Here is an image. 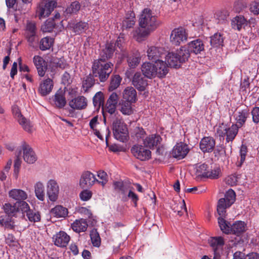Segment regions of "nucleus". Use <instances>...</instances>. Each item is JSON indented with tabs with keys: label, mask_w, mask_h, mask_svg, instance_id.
<instances>
[{
	"label": "nucleus",
	"mask_w": 259,
	"mask_h": 259,
	"mask_svg": "<svg viewBox=\"0 0 259 259\" xmlns=\"http://www.w3.org/2000/svg\"><path fill=\"white\" fill-rule=\"evenodd\" d=\"M139 24L140 26L145 29H140L138 35L142 37L148 36L159 25L156 17L153 15L152 12L148 9H145L140 15Z\"/></svg>",
	"instance_id": "f257e3e1"
},
{
	"label": "nucleus",
	"mask_w": 259,
	"mask_h": 259,
	"mask_svg": "<svg viewBox=\"0 0 259 259\" xmlns=\"http://www.w3.org/2000/svg\"><path fill=\"white\" fill-rule=\"evenodd\" d=\"M141 70L145 77L151 79L165 76L168 72V67L164 61H156L155 64L146 62L142 64Z\"/></svg>",
	"instance_id": "f03ea898"
},
{
	"label": "nucleus",
	"mask_w": 259,
	"mask_h": 259,
	"mask_svg": "<svg viewBox=\"0 0 259 259\" xmlns=\"http://www.w3.org/2000/svg\"><path fill=\"white\" fill-rule=\"evenodd\" d=\"M113 64L107 62L105 58H99L94 60L92 65V74L101 82L107 80L113 70Z\"/></svg>",
	"instance_id": "7ed1b4c3"
},
{
	"label": "nucleus",
	"mask_w": 259,
	"mask_h": 259,
	"mask_svg": "<svg viewBox=\"0 0 259 259\" xmlns=\"http://www.w3.org/2000/svg\"><path fill=\"white\" fill-rule=\"evenodd\" d=\"M112 131L116 139L120 142H125L128 138V132L126 125L120 115L114 114L112 117Z\"/></svg>",
	"instance_id": "20e7f679"
},
{
	"label": "nucleus",
	"mask_w": 259,
	"mask_h": 259,
	"mask_svg": "<svg viewBox=\"0 0 259 259\" xmlns=\"http://www.w3.org/2000/svg\"><path fill=\"white\" fill-rule=\"evenodd\" d=\"M239 128L237 125L233 124L231 126H228L227 124L222 123L220 124L217 128V134L221 137L226 136V141L227 142H232L236 137Z\"/></svg>",
	"instance_id": "39448f33"
},
{
	"label": "nucleus",
	"mask_w": 259,
	"mask_h": 259,
	"mask_svg": "<svg viewBox=\"0 0 259 259\" xmlns=\"http://www.w3.org/2000/svg\"><path fill=\"white\" fill-rule=\"evenodd\" d=\"M57 0H42L37 10L39 19L48 17L56 7Z\"/></svg>",
	"instance_id": "423d86ee"
},
{
	"label": "nucleus",
	"mask_w": 259,
	"mask_h": 259,
	"mask_svg": "<svg viewBox=\"0 0 259 259\" xmlns=\"http://www.w3.org/2000/svg\"><path fill=\"white\" fill-rule=\"evenodd\" d=\"M24 36L29 45L34 47L35 41L37 39V29L34 22L27 21L24 32Z\"/></svg>",
	"instance_id": "0eeeda50"
},
{
	"label": "nucleus",
	"mask_w": 259,
	"mask_h": 259,
	"mask_svg": "<svg viewBox=\"0 0 259 259\" xmlns=\"http://www.w3.org/2000/svg\"><path fill=\"white\" fill-rule=\"evenodd\" d=\"M131 152L137 159L141 161L149 160L151 156V151L141 145H135L131 148Z\"/></svg>",
	"instance_id": "6e6552de"
},
{
	"label": "nucleus",
	"mask_w": 259,
	"mask_h": 259,
	"mask_svg": "<svg viewBox=\"0 0 259 259\" xmlns=\"http://www.w3.org/2000/svg\"><path fill=\"white\" fill-rule=\"evenodd\" d=\"M187 38L186 30L181 27L174 29L170 36L171 42L175 46H179L182 42L186 40Z\"/></svg>",
	"instance_id": "1a4fd4ad"
},
{
	"label": "nucleus",
	"mask_w": 259,
	"mask_h": 259,
	"mask_svg": "<svg viewBox=\"0 0 259 259\" xmlns=\"http://www.w3.org/2000/svg\"><path fill=\"white\" fill-rule=\"evenodd\" d=\"M95 176L89 171H84L79 180V185L82 189L91 187L96 182Z\"/></svg>",
	"instance_id": "9d476101"
},
{
	"label": "nucleus",
	"mask_w": 259,
	"mask_h": 259,
	"mask_svg": "<svg viewBox=\"0 0 259 259\" xmlns=\"http://www.w3.org/2000/svg\"><path fill=\"white\" fill-rule=\"evenodd\" d=\"M24 160L29 164L34 163L37 160L36 155L32 148L26 143L22 144Z\"/></svg>",
	"instance_id": "9b49d317"
},
{
	"label": "nucleus",
	"mask_w": 259,
	"mask_h": 259,
	"mask_svg": "<svg viewBox=\"0 0 259 259\" xmlns=\"http://www.w3.org/2000/svg\"><path fill=\"white\" fill-rule=\"evenodd\" d=\"M59 191V186L54 180H50L47 185V193L51 201H55L58 196Z\"/></svg>",
	"instance_id": "f8f14e48"
},
{
	"label": "nucleus",
	"mask_w": 259,
	"mask_h": 259,
	"mask_svg": "<svg viewBox=\"0 0 259 259\" xmlns=\"http://www.w3.org/2000/svg\"><path fill=\"white\" fill-rule=\"evenodd\" d=\"M165 51L164 48L152 46L149 47L147 51V57L149 60L152 61H163L159 59L163 55H165Z\"/></svg>",
	"instance_id": "ddd939ff"
},
{
	"label": "nucleus",
	"mask_w": 259,
	"mask_h": 259,
	"mask_svg": "<svg viewBox=\"0 0 259 259\" xmlns=\"http://www.w3.org/2000/svg\"><path fill=\"white\" fill-rule=\"evenodd\" d=\"M88 101L83 96H78L69 102V106L73 110L84 109L88 106Z\"/></svg>",
	"instance_id": "4468645a"
},
{
	"label": "nucleus",
	"mask_w": 259,
	"mask_h": 259,
	"mask_svg": "<svg viewBox=\"0 0 259 259\" xmlns=\"http://www.w3.org/2000/svg\"><path fill=\"white\" fill-rule=\"evenodd\" d=\"M140 72L135 73L132 79L133 85L139 91H144L148 85L147 80L145 76Z\"/></svg>",
	"instance_id": "2eb2a0df"
},
{
	"label": "nucleus",
	"mask_w": 259,
	"mask_h": 259,
	"mask_svg": "<svg viewBox=\"0 0 259 259\" xmlns=\"http://www.w3.org/2000/svg\"><path fill=\"white\" fill-rule=\"evenodd\" d=\"M53 239L55 245L65 247L68 245L70 237L65 232L61 231L54 235Z\"/></svg>",
	"instance_id": "dca6fc26"
},
{
	"label": "nucleus",
	"mask_w": 259,
	"mask_h": 259,
	"mask_svg": "<svg viewBox=\"0 0 259 259\" xmlns=\"http://www.w3.org/2000/svg\"><path fill=\"white\" fill-rule=\"evenodd\" d=\"M33 62L36 68L38 75L40 77L44 76L48 68L45 60L41 57L36 55L33 57Z\"/></svg>",
	"instance_id": "f3484780"
},
{
	"label": "nucleus",
	"mask_w": 259,
	"mask_h": 259,
	"mask_svg": "<svg viewBox=\"0 0 259 259\" xmlns=\"http://www.w3.org/2000/svg\"><path fill=\"white\" fill-rule=\"evenodd\" d=\"M215 142L214 139L210 137H205L201 139L199 144L200 149L204 153L212 152L215 147Z\"/></svg>",
	"instance_id": "a211bd4d"
},
{
	"label": "nucleus",
	"mask_w": 259,
	"mask_h": 259,
	"mask_svg": "<svg viewBox=\"0 0 259 259\" xmlns=\"http://www.w3.org/2000/svg\"><path fill=\"white\" fill-rule=\"evenodd\" d=\"M53 87V80L48 78L40 83L38 88V92L41 96H46L52 92Z\"/></svg>",
	"instance_id": "6ab92c4d"
},
{
	"label": "nucleus",
	"mask_w": 259,
	"mask_h": 259,
	"mask_svg": "<svg viewBox=\"0 0 259 259\" xmlns=\"http://www.w3.org/2000/svg\"><path fill=\"white\" fill-rule=\"evenodd\" d=\"M187 145L183 143L177 144L173 148L172 155L179 159L184 158L189 152Z\"/></svg>",
	"instance_id": "aec40b11"
},
{
	"label": "nucleus",
	"mask_w": 259,
	"mask_h": 259,
	"mask_svg": "<svg viewBox=\"0 0 259 259\" xmlns=\"http://www.w3.org/2000/svg\"><path fill=\"white\" fill-rule=\"evenodd\" d=\"M9 196L12 199L20 202L27 199V193L20 189H13L9 192Z\"/></svg>",
	"instance_id": "412c9836"
},
{
	"label": "nucleus",
	"mask_w": 259,
	"mask_h": 259,
	"mask_svg": "<svg viewBox=\"0 0 259 259\" xmlns=\"http://www.w3.org/2000/svg\"><path fill=\"white\" fill-rule=\"evenodd\" d=\"M188 48L190 53L198 54L204 50V45L202 40L197 39L188 43Z\"/></svg>",
	"instance_id": "4be33fe9"
},
{
	"label": "nucleus",
	"mask_w": 259,
	"mask_h": 259,
	"mask_svg": "<svg viewBox=\"0 0 259 259\" xmlns=\"http://www.w3.org/2000/svg\"><path fill=\"white\" fill-rule=\"evenodd\" d=\"M122 97L125 101L135 103L137 100V92L133 87H128L123 90Z\"/></svg>",
	"instance_id": "5701e85b"
},
{
	"label": "nucleus",
	"mask_w": 259,
	"mask_h": 259,
	"mask_svg": "<svg viewBox=\"0 0 259 259\" xmlns=\"http://www.w3.org/2000/svg\"><path fill=\"white\" fill-rule=\"evenodd\" d=\"M88 227V224L85 220L80 219L76 220L72 224V230L78 233L85 232Z\"/></svg>",
	"instance_id": "b1692460"
},
{
	"label": "nucleus",
	"mask_w": 259,
	"mask_h": 259,
	"mask_svg": "<svg viewBox=\"0 0 259 259\" xmlns=\"http://www.w3.org/2000/svg\"><path fill=\"white\" fill-rule=\"evenodd\" d=\"M161 138L160 136L157 135H151L146 137L144 140V146L150 148L156 147L160 144Z\"/></svg>",
	"instance_id": "393cba45"
},
{
	"label": "nucleus",
	"mask_w": 259,
	"mask_h": 259,
	"mask_svg": "<svg viewBox=\"0 0 259 259\" xmlns=\"http://www.w3.org/2000/svg\"><path fill=\"white\" fill-rule=\"evenodd\" d=\"M51 213L57 218H65L68 215V209L62 205H58L51 210Z\"/></svg>",
	"instance_id": "a878e982"
},
{
	"label": "nucleus",
	"mask_w": 259,
	"mask_h": 259,
	"mask_svg": "<svg viewBox=\"0 0 259 259\" xmlns=\"http://www.w3.org/2000/svg\"><path fill=\"white\" fill-rule=\"evenodd\" d=\"M249 115V112L246 109L239 111L235 118L236 123L234 124L237 125V127L239 128L241 127L246 122V119Z\"/></svg>",
	"instance_id": "bb28decb"
},
{
	"label": "nucleus",
	"mask_w": 259,
	"mask_h": 259,
	"mask_svg": "<svg viewBox=\"0 0 259 259\" xmlns=\"http://www.w3.org/2000/svg\"><path fill=\"white\" fill-rule=\"evenodd\" d=\"M231 25L234 29L240 30L247 25V21L243 16H236L232 20Z\"/></svg>",
	"instance_id": "cd10ccee"
},
{
	"label": "nucleus",
	"mask_w": 259,
	"mask_h": 259,
	"mask_svg": "<svg viewBox=\"0 0 259 259\" xmlns=\"http://www.w3.org/2000/svg\"><path fill=\"white\" fill-rule=\"evenodd\" d=\"M190 52L189 50L188 47L185 46L182 47L179 50H178L175 54L178 56V58L181 64L185 62L188 60L190 55Z\"/></svg>",
	"instance_id": "c85d7f7f"
},
{
	"label": "nucleus",
	"mask_w": 259,
	"mask_h": 259,
	"mask_svg": "<svg viewBox=\"0 0 259 259\" xmlns=\"http://www.w3.org/2000/svg\"><path fill=\"white\" fill-rule=\"evenodd\" d=\"M246 224L244 222L239 221L231 225V233L239 236L245 231Z\"/></svg>",
	"instance_id": "c756f323"
},
{
	"label": "nucleus",
	"mask_w": 259,
	"mask_h": 259,
	"mask_svg": "<svg viewBox=\"0 0 259 259\" xmlns=\"http://www.w3.org/2000/svg\"><path fill=\"white\" fill-rule=\"evenodd\" d=\"M177 57L174 52L168 53L166 56V60L170 67L177 68L181 66V64Z\"/></svg>",
	"instance_id": "7c9ffc66"
},
{
	"label": "nucleus",
	"mask_w": 259,
	"mask_h": 259,
	"mask_svg": "<svg viewBox=\"0 0 259 259\" xmlns=\"http://www.w3.org/2000/svg\"><path fill=\"white\" fill-rule=\"evenodd\" d=\"M133 103L122 100L119 103V110L124 115H130L133 113L134 110L132 106Z\"/></svg>",
	"instance_id": "2f4dec72"
},
{
	"label": "nucleus",
	"mask_w": 259,
	"mask_h": 259,
	"mask_svg": "<svg viewBox=\"0 0 259 259\" xmlns=\"http://www.w3.org/2000/svg\"><path fill=\"white\" fill-rule=\"evenodd\" d=\"M122 78L118 74H112L110 79L108 91L112 92L117 89L120 85Z\"/></svg>",
	"instance_id": "473e14b6"
},
{
	"label": "nucleus",
	"mask_w": 259,
	"mask_h": 259,
	"mask_svg": "<svg viewBox=\"0 0 259 259\" xmlns=\"http://www.w3.org/2000/svg\"><path fill=\"white\" fill-rule=\"evenodd\" d=\"M115 51V46L113 43H108L100 54V58H105V60L111 58Z\"/></svg>",
	"instance_id": "72a5a7b5"
},
{
	"label": "nucleus",
	"mask_w": 259,
	"mask_h": 259,
	"mask_svg": "<svg viewBox=\"0 0 259 259\" xmlns=\"http://www.w3.org/2000/svg\"><path fill=\"white\" fill-rule=\"evenodd\" d=\"M34 192L36 198L40 200L44 201L45 197V188L42 183L37 182L34 185Z\"/></svg>",
	"instance_id": "f704fd0d"
},
{
	"label": "nucleus",
	"mask_w": 259,
	"mask_h": 259,
	"mask_svg": "<svg viewBox=\"0 0 259 259\" xmlns=\"http://www.w3.org/2000/svg\"><path fill=\"white\" fill-rule=\"evenodd\" d=\"M54 102L57 107L63 108L66 103L64 94L62 91H58L54 96Z\"/></svg>",
	"instance_id": "c9c22d12"
},
{
	"label": "nucleus",
	"mask_w": 259,
	"mask_h": 259,
	"mask_svg": "<svg viewBox=\"0 0 259 259\" xmlns=\"http://www.w3.org/2000/svg\"><path fill=\"white\" fill-rule=\"evenodd\" d=\"M88 28V23L79 21L73 25L72 30L76 34H80L87 30Z\"/></svg>",
	"instance_id": "e433bc0d"
},
{
	"label": "nucleus",
	"mask_w": 259,
	"mask_h": 259,
	"mask_svg": "<svg viewBox=\"0 0 259 259\" xmlns=\"http://www.w3.org/2000/svg\"><path fill=\"white\" fill-rule=\"evenodd\" d=\"M3 207L5 212L9 216H15L19 210L16 203H5Z\"/></svg>",
	"instance_id": "4c0bfd02"
},
{
	"label": "nucleus",
	"mask_w": 259,
	"mask_h": 259,
	"mask_svg": "<svg viewBox=\"0 0 259 259\" xmlns=\"http://www.w3.org/2000/svg\"><path fill=\"white\" fill-rule=\"evenodd\" d=\"M231 205H228V202L224 198L219 199L217 205V211L218 214L222 217L226 215V209Z\"/></svg>",
	"instance_id": "58836bf2"
},
{
	"label": "nucleus",
	"mask_w": 259,
	"mask_h": 259,
	"mask_svg": "<svg viewBox=\"0 0 259 259\" xmlns=\"http://www.w3.org/2000/svg\"><path fill=\"white\" fill-rule=\"evenodd\" d=\"M210 42L211 45L213 47L223 46L224 37L220 33H215L213 35L210 37Z\"/></svg>",
	"instance_id": "ea45409f"
},
{
	"label": "nucleus",
	"mask_w": 259,
	"mask_h": 259,
	"mask_svg": "<svg viewBox=\"0 0 259 259\" xmlns=\"http://www.w3.org/2000/svg\"><path fill=\"white\" fill-rule=\"evenodd\" d=\"M136 23L135 17L134 14L131 13L128 17H126L122 23V28L124 29H128L133 27Z\"/></svg>",
	"instance_id": "a19ab883"
},
{
	"label": "nucleus",
	"mask_w": 259,
	"mask_h": 259,
	"mask_svg": "<svg viewBox=\"0 0 259 259\" xmlns=\"http://www.w3.org/2000/svg\"><path fill=\"white\" fill-rule=\"evenodd\" d=\"M220 216L218 218V223L221 231L225 234H231V225L223 218Z\"/></svg>",
	"instance_id": "79ce46f5"
},
{
	"label": "nucleus",
	"mask_w": 259,
	"mask_h": 259,
	"mask_svg": "<svg viewBox=\"0 0 259 259\" xmlns=\"http://www.w3.org/2000/svg\"><path fill=\"white\" fill-rule=\"evenodd\" d=\"M93 74H89L82 81V87L84 92H87L89 89L94 86L95 83Z\"/></svg>",
	"instance_id": "37998d69"
},
{
	"label": "nucleus",
	"mask_w": 259,
	"mask_h": 259,
	"mask_svg": "<svg viewBox=\"0 0 259 259\" xmlns=\"http://www.w3.org/2000/svg\"><path fill=\"white\" fill-rule=\"evenodd\" d=\"M53 39L48 36L45 37L40 40L39 48L42 51L49 50L53 46Z\"/></svg>",
	"instance_id": "c03bdc74"
},
{
	"label": "nucleus",
	"mask_w": 259,
	"mask_h": 259,
	"mask_svg": "<svg viewBox=\"0 0 259 259\" xmlns=\"http://www.w3.org/2000/svg\"><path fill=\"white\" fill-rule=\"evenodd\" d=\"M17 121L25 131L28 133H31L32 132L33 126L31 123L25 117L23 116L21 118H18Z\"/></svg>",
	"instance_id": "a18cd8bd"
},
{
	"label": "nucleus",
	"mask_w": 259,
	"mask_h": 259,
	"mask_svg": "<svg viewBox=\"0 0 259 259\" xmlns=\"http://www.w3.org/2000/svg\"><path fill=\"white\" fill-rule=\"evenodd\" d=\"M26 215L28 220L31 222H38L41 220V215L39 212L36 210L31 209L27 212Z\"/></svg>",
	"instance_id": "49530a36"
},
{
	"label": "nucleus",
	"mask_w": 259,
	"mask_h": 259,
	"mask_svg": "<svg viewBox=\"0 0 259 259\" xmlns=\"http://www.w3.org/2000/svg\"><path fill=\"white\" fill-rule=\"evenodd\" d=\"M208 166L206 164H202L196 167V175L199 178H206L207 175Z\"/></svg>",
	"instance_id": "de8ad7c7"
},
{
	"label": "nucleus",
	"mask_w": 259,
	"mask_h": 259,
	"mask_svg": "<svg viewBox=\"0 0 259 259\" xmlns=\"http://www.w3.org/2000/svg\"><path fill=\"white\" fill-rule=\"evenodd\" d=\"M90 237L93 246H100L101 244V238L97 230L94 229L91 231Z\"/></svg>",
	"instance_id": "09e8293b"
},
{
	"label": "nucleus",
	"mask_w": 259,
	"mask_h": 259,
	"mask_svg": "<svg viewBox=\"0 0 259 259\" xmlns=\"http://www.w3.org/2000/svg\"><path fill=\"white\" fill-rule=\"evenodd\" d=\"M55 25L54 19H48L41 26V29L44 32H50L53 30Z\"/></svg>",
	"instance_id": "8fccbe9b"
},
{
	"label": "nucleus",
	"mask_w": 259,
	"mask_h": 259,
	"mask_svg": "<svg viewBox=\"0 0 259 259\" xmlns=\"http://www.w3.org/2000/svg\"><path fill=\"white\" fill-rule=\"evenodd\" d=\"M209 244L214 251L215 248L218 250V246H223L224 244V241L222 237H214L211 238Z\"/></svg>",
	"instance_id": "3c124183"
},
{
	"label": "nucleus",
	"mask_w": 259,
	"mask_h": 259,
	"mask_svg": "<svg viewBox=\"0 0 259 259\" xmlns=\"http://www.w3.org/2000/svg\"><path fill=\"white\" fill-rule=\"evenodd\" d=\"M146 133L142 128L136 127L134 131V138L138 142L143 141L145 139Z\"/></svg>",
	"instance_id": "603ef678"
},
{
	"label": "nucleus",
	"mask_w": 259,
	"mask_h": 259,
	"mask_svg": "<svg viewBox=\"0 0 259 259\" xmlns=\"http://www.w3.org/2000/svg\"><path fill=\"white\" fill-rule=\"evenodd\" d=\"M104 101V94L101 91L97 92L93 98V102L95 106H100L103 104Z\"/></svg>",
	"instance_id": "864d4df0"
},
{
	"label": "nucleus",
	"mask_w": 259,
	"mask_h": 259,
	"mask_svg": "<svg viewBox=\"0 0 259 259\" xmlns=\"http://www.w3.org/2000/svg\"><path fill=\"white\" fill-rule=\"evenodd\" d=\"M80 9V5L78 2L75 1L72 2L71 5L67 7L66 12L67 14H75Z\"/></svg>",
	"instance_id": "5fc2aeb1"
},
{
	"label": "nucleus",
	"mask_w": 259,
	"mask_h": 259,
	"mask_svg": "<svg viewBox=\"0 0 259 259\" xmlns=\"http://www.w3.org/2000/svg\"><path fill=\"white\" fill-rule=\"evenodd\" d=\"M228 202V205H232L235 201L236 194L231 189H229L225 194V198H223Z\"/></svg>",
	"instance_id": "6e6d98bb"
},
{
	"label": "nucleus",
	"mask_w": 259,
	"mask_h": 259,
	"mask_svg": "<svg viewBox=\"0 0 259 259\" xmlns=\"http://www.w3.org/2000/svg\"><path fill=\"white\" fill-rule=\"evenodd\" d=\"M51 63L54 66L59 67L63 69L67 68L68 66L66 62L62 58H54Z\"/></svg>",
	"instance_id": "4d7b16f0"
},
{
	"label": "nucleus",
	"mask_w": 259,
	"mask_h": 259,
	"mask_svg": "<svg viewBox=\"0 0 259 259\" xmlns=\"http://www.w3.org/2000/svg\"><path fill=\"white\" fill-rule=\"evenodd\" d=\"M98 177L101 181L96 180L98 183L101 184L102 186H104L108 181L107 175L104 171H99L98 173Z\"/></svg>",
	"instance_id": "13d9d810"
},
{
	"label": "nucleus",
	"mask_w": 259,
	"mask_h": 259,
	"mask_svg": "<svg viewBox=\"0 0 259 259\" xmlns=\"http://www.w3.org/2000/svg\"><path fill=\"white\" fill-rule=\"evenodd\" d=\"M92 192L88 189L82 191L79 194V197L81 200L83 201H88L90 200L92 196Z\"/></svg>",
	"instance_id": "bf43d9fd"
},
{
	"label": "nucleus",
	"mask_w": 259,
	"mask_h": 259,
	"mask_svg": "<svg viewBox=\"0 0 259 259\" xmlns=\"http://www.w3.org/2000/svg\"><path fill=\"white\" fill-rule=\"evenodd\" d=\"M238 178L237 176L235 175H231L226 178L225 181L226 184L230 185L231 186H233L237 185L238 182Z\"/></svg>",
	"instance_id": "052dcab7"
},
{
	"label": "nucleus",
	"mask_w": 259,
	"mask_h": 259,
	"mask_svg": "<svg viewBox=\"0 0 259 259\" xmlns=\"http://www.w3.org/2000/svg\"><path fill=\"white\" fill-rule=\"evenodd\" d=\"M115 188L119 190L122 194H125L127 190L126 186L122 182H114Z\"/></svg>",
	"instance_id": "680f3d73"
},
{
	"label": "nucleus",
	"mask_w": 259,
	"mask_h": 259,
	"mask_svg": "<svg viewBox=\"0 0 259 259\" xmlns=\"http://www.w3.org/2000/svg\"><path fill=\"white\" fill-rule=\"evenodd\" d=\"M207 176L206 178L211 179H218L220 176V168H216L211 169V170H207Z\"/></svg>",
	"instance_id": "e2e57ef3"
},
{
	"label": "nucleus",
	"mask_w": 259,
	"mask_h": 259,
	"mask_svg": "<svg viewBox=\"0 0 259 259\" xmlns=\"http://www.w3.org/2000/svg\"><path fill=\"white\" fill-rule=\"evenodd\" d=\"M247 152V147L245 145H242L240 150V163L239 165L241 166L242 164L244 162L245 160L246 154Z\"/></svg>",
	"instance_id": "0e129e2a"
},
{
	"label": "nucleus",
	"mask_w": 259,
	"mask_h": 259,
	"mask_svg": "<svg viewBox=\"0 0 259 259\" xmlns=\"http://www.w3.org/2000/svg\"><path fill=\"white\" fill-rule=\"evenodd\" d=\"M140 59L137 57H130L127 59V62L131 68L136 67L140 63Z\"/></svg>",
	"instance_id": "69168bd1"
},
{
	"label": "nucleus",
	"mask_w": 259,
	"mask_h": 259,
	"mask_svg": "<svg viewBox=\"0 0 259 259\" xmlns=\"http://www.w3.org/2000/svg\"><path fill=\"white\" fill-rule=\"evenodd\" d=\"M116 104L107 102L105 108L106 111L111 115L113 114L116 111Z\"/></svg>",
	"instance_id": "338daca9"
},
{
	"label": "nucleus",
	"mask_w": 259,
	"mask_h": 259,
	"mask_svg": "<svg viewBox=\"0 0 259 259\" xmlns=\"http://www.w3.org/2000/svg\"><path fill=\"white\" fill-rule=\"evenodd\" d=\"M253 121L256 123L259 122V107H254L251 111Z\"/></svg>",
	"instance_id": "774afa93"
}]
</instances>
